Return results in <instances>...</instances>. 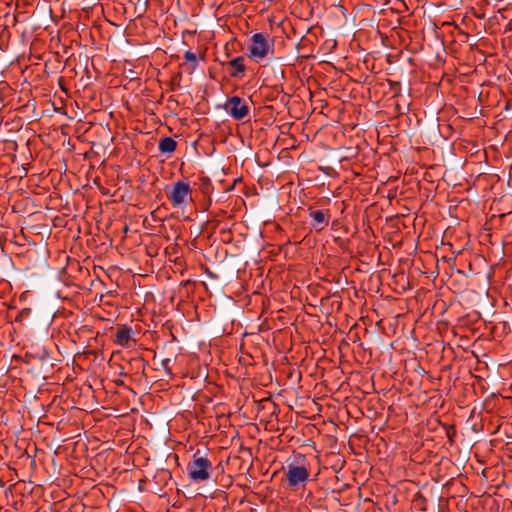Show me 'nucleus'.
<instances>
[{"label": "nucleus", "mask_w": 512, "mask_h": 512, "mask_svg": "<svg viewBox=\"0 0 512 512\" xmlns=\"http://www.w3.org/2000/svg\"><path fill=\"white\" fill-rule=\"evenodd\" d=\"M284 474L291 490L304 488L310 480L311 462L305 454L294 453L286 461Z\"/></svg>", "instance_id": "f257e3e1"}, {"label": "nucleus", "mask_w": 512, "mask_h": 512, "mask_svg": "<svg viewBox=\"0 0 512 512\" xmlns=\"http://www.w3.org/2000/svg\"><path fill=\"white\" fill-rule=\"evenodd\" d=\"M251 44L248 47L249 57L255 61L264 59L274 52V40L268 34L255 33L251 37Z\"/></svg>", "instance_id": "f03ea898"}, {"label": "nucleus", "mask_w": 512, "mask_h": 512, "mask_svg": "<svg viewBox=\"0 0 512 512\" xmlns=\"http://www.w3.org/2000/svg\"><path fill=\"white\" fill-rule=\"evenodd\" d=\"M167 198L175 208H184L192 201V189L188 180L175 182L167 192Z\"/></svg>", "instance_id": "7ed1b4c3"}, {"label": "nucleus", "mask_w": 512, "mask_h": 512, "mask_svg": "<svg viewBox=\"0 0 512 512\" xmlns=\"http://www.w3.org/2000/svg\"><path fill=\"white\" fill-rule=\"evenodd\" d=\"M212 464L208 458L198 456V452L194 455L193 460L187 465L189 478L194 482L206 481L210 478Z\"/></svg>", "instance_id": "20e7f679"}, {"label": "nucleus", "mask_w": 512, "mask_h": 512, "mask_svg": "<svg viewBox=\"0 0 512 512\" xmlns=\"http://www.w3.org/2000/svg\"><path fill=\"white\" fill-rule=\"evenodd\" d=\"M224 109L235 120L244 119L250 111L246 101L239 96L228 98L224 104Z\"/></svg>", "instance_id": "39448f33"}, {"label": "nucleus", "mask_w": 512, "mask_h": 512, "mask_svg": "<svg viewBox=\"0 0 512 512\" xmlns=\"http://www.w3.org/2000/svg\"><path fill=\"white\" fill-rule=\"evenodd\" d=\"M113 338L114 344L121 347H131L135 340L133 338L134 331L127 324H118Z\"/></svg>", "instance_id": "423d86ee"}, {"label": "nucleus", "mask_w": 512, "mask_h": 512, "mask_svg": "<svg viewBox=\"0 0 512 512\" xmlns=\"http://www.w3.org/2000/svg\"><path fill=\"white\" fill-rule=\"evenodd\" d=\"M309 217L311 219V226L316 231H321L328 226L330 221L329 210H316L312 207L308 208Z\"/></svg>", "instance_id": "0eeeda50"}, {"label": "nucleus", "mask_w": 512, "mask_h": 512, "mask_svg": "<svg viewBox=\"0 0 512 512\" xmlns=\"http://www.w3.org/2000/svg\"><path fill=\"white\" fill-rule=\"evenodd\" d=\"M244 61V57L239 56L228 62V65L231 67V71L229 72L231 77L238 78L243 75L246 69Z\"/></svg>", "instance_id": "6e6552de"}, {"label": "nucleus", "mask_w": 512, "mask_h": 512, "mask_svg": "<svg viewBox=\"0 0 512 512\" xmlns=\"http://www.w3.org/2000/svg\"><path fill=\"white\" fill-rule=\"evenodd\" d=\"M177 148V142L172 137H164L159 141L158 149L162 154H172Z\"/></svg>", "instance_id": "1a4fd4ad"}, {"label": "nucleus", "mask_w": 512, "mask_h": 512, "mask_svg": "<svg viewBox=\"0 0 512 512\" xmlns=\"http://www.w3.org/2000/svg\"><path fill=\"white\" fill-rule=\"evenodd\" d=\"M184 58L187 62L192 63V69H195L198 65L197 56L192 51H186L184 54Z\"/></svg>", "instance_id": "9d476101"}]
</instances>
